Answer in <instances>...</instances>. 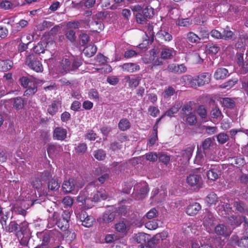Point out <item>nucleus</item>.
Listing matches in <instances>:
<instances>
[{
    "mask_svg": "<svg viewBox=\"0 0 248 248\" xmlns=\"http://www.w3.org/2000/svg\"><path fill=\"white\" fill-rule=\"evenodd\" d=\"M84 186V184L79 182L78 178H70L64 180L62 185V190L64 193H75L79 188Z\"/></svg>",
    "mask_w": 248,
    "mask_h": 248,
    "instance_id": "obj_1",
    "label": "nucleus"
},
{
    "mask_svg": "<svg viewBox=\"0 0 248 248\" xmlns=\"http://www.w3.org/2000/svg\"><path fill=\"white\" fill-rule=\"evenodd\" d=\"M70 59L64 58L62 60L60 68L62 69V73H67L72 71H74L77 69L78 67L81 64V62L80 60L77 59L73 61L72 67L69 66Z\"/></svg>",
    "mask_w": 248,
    "mask_h": 248,
    "instance_id": "obj_2",
    "label": "nucleus"
},
{
    "mask_svg": "<svg viewBox=\"0 0 248 248\" xmlns=\"http://www.w3.org/2000/svg\"><path fill=\"white\" fill-rule=\"evenodd\" d=\"M26 64L36 72H41L43 71V67L41 62L32 54L29 55L27 57Z\"/></svg>",
    "mask_w": 248,
    "mask_h": 248,
    "instance_id": "obj_3",
    "label": "nucleus"
},
{
    "mask_svg": "<svg viewBox=\"0 0 248 248\" xmlns=\"http://www.w3.org/2000/svg\"><path fill=\"white\" fill-rule=\"evenodd\" d=\"M186 183L190 187L200 188L202 184V179L201 174L191 173L186 178Z\"/></svg>",
    "mask_w": 248,
    "mask_h": 248,
    "instance_id": "obj_4",
    "label": "nucleus"
},
{
    "mask_svg": "<svg viewBox=\"0 0 248 248\" xmlns=\"http://www.w3.org/2000/svg\"><path fill=\"white\" fill-rule=\"evenodd\" d=\"M70 218V213L68 210L63 212L61 217L57 221V225L62 231L66 230L69 227V221Z\"/></svg>",
    "mask_w": 248,
    "mask_h": 248,
    "instance_id": "obj_5",
    "label": "nucleus"
},
{
    "mask_svg": "<svg viewBox=\"0 0 248 248\" xmlns=\"http://www.w3.org/2000/svg\"><path fill=\"white\" fill-rule=\"evenodd\" d=\"M77 217L82 222V225L86 227H90L94 222L93 217L91 216H89L84 210H82L77 214Z\"/></svg>",
    "mask_w": 248,
    "mask_h": 248,
    "instance_id": "obj_6",
    "label": "nucleus"
},
{
    "mask_svg": "<svg viewBox=\"0 0 248 248\" xmlns=\"http://www.w3.org/2000/svg\"><path fill=\"white\" fill-rule=\"evenodd\" d=\"M236 61L240 67L241 73H247L248 72V60L247 57L244 59L243 53H237L236 54Z\"/></svg>",
    "mask_w": 248,
    "mask_h": 248,
    "instance_id": "obj_7",
    "label": "nucleus"
},
{
    "mask_svg": "<svg viewBox=\"0 0 248 248\" xmlns=\"http://www.w3.org/2000/svg\"><path fill=\"white\" fill-rule=\"evenodd\" d=\"M138 190L136 193V199L141 200L144 198L149 192V187L145 182H142L137 185L134 189Z\"/></svg>",
    "mask_w": 248,
    "mask_h": 248,
    "instance_id": "obj_8",
    "label": "nucleus"
},
{
    "mask_svg": "<svg viewBox=\"0 0 248 248\" xmlns=\"http://www.w3.org/2000/svg\"><path fill=\"white\" fill-rule=\"evenodd\" d=\"M214 232L218 236L227 237L231 235L232 231L224 224H219L215 227Z\"/></svg>",
    "mask_w": 248,
    "mask_h": 248,
    "instance_id": "obj_9",
    "label": "nucleus"
},
{
    "mask_svg": "<svg viewBox=\"0 0 248 248\" xmlns=\"http://www.w3.org/2000/svg\"><path fill=\"white\" fill-rule=\"evenodd\" d=\"M167 68L170 72L176 74H182L187 71V67L184 64L170 63Z\"/></svg>",
    "mask_w": 248,
    "mask_h": 248,
    "instance_id": "obj_10",
    "label": "nucleus"
},
{
    "mask_svg": "<svg viewBox=\"0 0 248 248\" xmlns=\"http://www.w3.org/2000/svg\"><path fill=\"white\" fill-rule=\"evenodd\" d=\"M160 57L162 59H172L176 55V51L173 48L164 46L161 49Z\"/></svg>",
    "mask_w": 248,
    "mask_h": 248,
    "instance_id": "obj_11",
    "label": "nucleus"
},
{
    "mask_svg": "<svg viewBox=\"0 0 248 248\" xmlns=\"http://www.w3.org/2000/svg\"><path fill=\"white\" fill-rule=\"evenodd\" d=\"M67 130L61 127H57L53 131V138L54 140H63L66 138Z\"/></svg>",
    "mask_w": 248,
    "mask_h": 248,
    "instance_id": "obj_12",
    "label": "nucleus"
},
{
    "mask_svg": "<svg viewBox=\"0 0 248 248\" xmlns=\"http://www.w3.org/2000/svg\"><path fill=\"white\" fill-rule=\"evenodd\" d=\"M221 175V172L219 168L217 166H213L211 168L207 173L208 178L212 181H215Z\"/></svg>",
    "mask_w": 248,
    "mask_h": 248,
    "instance_id": "obj_13",
    "label": "nucleus"
},
{
    "mask_svg": "<svg viewBox=\"0 0 248 248\" xmlns=\"http://www.w3.org/2000/svg\"><path fill=\"white\" fill-rule=\"evenodd\" d=\"M134 239L138 243L140 244H145L146 243H152L150 241L151 239L150 236L143 232H139L137 234H136Z\"/></svg>",
    "mask_w": 248,
    "mask_h": 248,
    "instance_id": "obj_14",
    "label": "nucleus"
},
{
    "mask_svg": "<svg viewBox=\"0 0 248 248\" xmlns=\"http://www.w3.org/2000/svg\"><path fill=\"white\" fill-rule=\"evenodd\" d=\"M201 205L198 202H194L189 205L186 209V213L189 216L197 215L199 211L201 210Z\"/></svg>",
    "mask_w": 248,
    "mask_h": 248,
    "instance_id": "obj_15",
    "label": "nucleus"
},
{
    "mask_svg": "<svg viewBox=\"0 0 248 248\" xmlns=\"http://www.w3.org/2000/svg\"><path fill=\"white\" fill-rule=\"evenodd\" d=\"M210 76L211 75L209 73H204L195 78H196L198 85L201 86L210 82Z\"/></svg>",
    "mask_w": 248,
    "mask_h": 248,
    "instance_id": "obj_16",
    "label": "nucleus"
},
{
    "mask_svg": "<svg viewBox=\"0 0 248 248\" xmlns=\"http://www.w3.org/2000/svg\"><path fill=\"white\" fill-rule=\"evenodd\" d=\"M182 84L188 85L192 87H196V78L189 75H185L181 77L180 79Z\"/></svg>",
    "mask_w": 248,
    "mask_h": 248,
    "instance_id": "obj_17",
    "label": "nucleus"
},
{
    "mask_svg": "<svg viewBox=\"0 0 248 248\" xmlns=\"http://www.w3.org/2000/svg\"><path fill=\"white\" fill-rule=\"evenodd\" d=\"M203 220V225L206 227H210L213 225L215 217L210 211L206 210Z\"/></svg>",
    "mask_w": 248,
    "mask_h": 248,
    "instance_id": "obj_18",
    "label": "nucleus"
},
{
    "mask_svg": "<svg viewBox=\"0 0 248 248\" xmlns=\"http://www.w3.org/2000/svg\"><path fill=\"white\" fill-rule=\"evenodd\" d=\"M124 79L128 83L129 87L136 88L139 85L141 80V78L136 75L134 76L132 78L127 76L125 77Z\"/></svg>",
    "mask_w": 248,
    "mask_h": 248,
    "instance_id": "obj_19",
    "label": "nucleus"
},
{
    "mask_svg": "<svg viewBox=\"0 0 248 248\" xmlns=\"http://www.w3.org/2000/svg\"><path fill=\"white\" fill-rule=\"evenodd\" d=\"M123 71L129 73H133L140 70V66L136 63H125L122 66Z\"/></svg>",
    "mask_w": 248,
    "mask_h": 248,
    "instance_id": "obj_20",
    "label": "nucleus"
},
{
    "mask_svg": "<svg viewBox=\"0 0 248 248\" xmlns=\"http://www.w3.org/2000/svg\"><path fill=\"white\" fill-rule=\"evenodd\" d=\"M194 150V146H190L182 151L181 154L185 161L188 162L189 161L192 155Z\"/></svg>",
    "mask_w": 248,
    "mask_h": 248,
    "instance_id": "obj_21",
    "label": "nucleus"
},
{
    "mask_svg": "<svg viewBox=\"0 0 248 248\" xmlns=\"http://www.w3.org/2000/svg\"><path fill=\"white\" fill-rule=\"evenodd\" d=\"M116 213L115 212L110 211V210L106 211L102 216L103 221L106 223H108L112 222L115 218Z\"/></svg>",
    "mask_w": 248,
    "mask_h": 248,
    "instance_id": "obj_22",
    "label": "nucleus"
},
{
    "mask_svg": "<svg viewBox=\"0 0 248 248\" xmlns=\"http://www.w3.org/2000/svg\"><path fill=\"white\" fill-rule=\"evenodd\" d=\"M228 74V71L226 68H219L217 69L214 76L216 79H222L225 78Z\"/></svg>",
    "mask_w": 248,
    "mask_h": 248,
    "instance_id": "obj_23",
    "label": "nucleus"
},
{
    "mask_svg": "<svg viewBox=\"0 0 248 248\" xmlns=\"http://www.w3.org/2000/svg\"><path fill=\"white\" fill-rule=\"evenodd\" d=\"M26 231V228H21L19 232H17V235L18 237L20 236V233H21L23 236L20 240V243L23 246H27L29 242V238L28 234H25V232Z\"/></svg>",
    "mask_w": 248,
    "mask_h": 248,
    "instance_id": "obj_24",
    "label": "nucleus"
},
{
    "mask_svg": "<svg viewBox=\"0 0 248 248\" xmlns=\"http://www.w3.org/2000/svg\"><path fill=\"white\" fill-rule=\"evenodd\" d=\"M13 66V62L10 60H0V70L6 71L11 69Z\"/></svg>",
    "mask_w": 248,
    "mask_h": 248,
    "instance_id": "obj_25",
    "label": "nucleus"
},
{
    "mask_svg": "<svg viewBox=\"0 0 248 248\" xmlns=\"http://www.w3.org/2000/svg\"><path fill=\"white\" fill-rule=\"evenodd\" d=\"M97 51V47L94 45H89L83 49V53L88 57L93 56Z\"/></svg>",
    "mask_w": 248,
    "mask_h": 248,
    "instance_id": "obj_26",
    "label": "nucleus"
},
{
    "mask_svg": "<svg viewBox=\"0 0 248 248\" xmlns=\"http://www.w3.org/2000/svg\"><path fill=\"white\" fill-rule=\"evenodd\" d=\"M90 201V200L87 198L86 192H80L77 198V201L82 203L83 205H84L88 208L91 207V206H88V202Z\"/></svg>",
    "mask_w": 248,
    "mask_h": 248,
    "instance_id": "obj_27",
    "label": "nucleus"
},
{
    "mask_svg": "<svg viewBox=\"0 0 248 248\" xmlns=\"http://www.w3.org/2000/svg\"><path fill=\"white\" fill-rule=\"evenodd\" d=\"M18 5L19 3L18 2L12 3L8 0H2L0 2V8L5 10L13 9Z\"/></svg>",
    "mask_w": 248,
    "mask_h": 248,
    "instance_id": "obj_28",
    "label": "nucleus"
},
{
    "mask_svg": "<svg viewBox=\"0 0 248 248\" xmlns=\"http://www.w3.org/2000/svg\"><path fill=\"white\" fill-rule=\"evenodd\" d=\"M193 103L191 101L185 103L182 107V113L184 115H188L192 113Z\"/></svg>",
    "mask_w": 248,
    "mask_h": 248,
    "instance_id": "obj_29",
    "label": "nucleus"
},
{
    "mask_svg": "<svg viewBox=\"0 0 248 248\" xmlns=\"http://www.w3.org/2000/svg\"><path fill=\"white\" fill-rule=\"evenodd\" d=\"M130 126L131 124L130 122L125 118L121 119L118 123V128L123 131L129 129Z\"/></svg>",
    "mask_w": 248,
    "mask_h": 248,
    "instance_id": "obj_30",
    "label": "nucleus"
},
{
    "mask_svg": "<svg viewBox=\"0 0 248 248\" xmlns=\"http://www.w3.org/2000/svg\"><path fill=\"white\" fill-rule=\"evenodd\" d=\"M107 198L106 192L104 189H100L96 192L93 197V201L97 202L100 200H104Z\"/></svg>",
    "mask_w": 248,
    "mask_h": 248,
    "instance_id": "obj_31",
    "label": "nucleus"
},
{
    "mask_svg": "<svg viewBox=\"0 0 248 248\" xmlns=\"http://www.w3.org/2000/svg\"><path fill=\"white\" fill-rule=\"evenodd\" d=\"M60 105L58 101H54L51 105H49L47 108L48 113L51 115H54L58 111V106Z\"/></svg>",
    "mask_w": 248,
    "mask_h": 248,
    "instance_id": "obj_32",
    "label": "nucleus"
},
{
    "mask_svg": "<svg viewBox=\"0 0 248 248\" xmlns=\"http://www.w3.org/2000/svg\"><path fill=\"white\" fill-rule=\"evenodd\" d=\"M181 107L180 103H175L171 108L165 112L164 115H167L170 117H172L174 114L178 111Z\"/></svg>",
    "mask_w": 248,
    "mask_h": 248,
    "instance_id": "obj_33",
    "label": "nucleus"
},
{
    "mask_svg": "<svg viewBox=\"0 0 248 248\" xmlns=\"http://www.w3.org/2000/svg\"><path fill=\"white\" fill-rule=\"evenodd\" d=\"M205 155V152L204 151L202 152L201 150L198 149L194 163L199 165L202 164L204 162Z\"/></svg>",
    "mask_w": 248,
    "mask_h": 248,
    "instance_id": "obj_34",
    "label": "nucleus"
},
{
    "mask_svg": "<svg viewBox=\"0 0 248 248\" xmlns=\"http://www.w3.org/2000/svg\"><path fill=\"white\" fill-rule=\"evenodd\" d=\"M90 25L94 31L99 32L104 29V25L101 20L93 21Z\"/></svg>",
    "mask_w": 248,
    "mask_h": 248,
    "instance_id": "obj_35",
    "label": "nucleus"
},
{
    "mask_svg": "<svg viewBox=\"0 0 248 248\" xmlns=\"http://www.w3.org/2000/svg\"><path fill=\"white\" fill-rule=\"evenodd\" d=\"M14 107L17 110L22 109L24 105V101L21 97H17L13 98Z\"/></svg>",
    "mask_w": 248,
    "mask_h": 248,
    "instance_id": "obj_36",
    "label": "nucleus"
},
{
    "mask_svg": "<svg viewBox=\"0 0 248 248\" xmlns=\"http://www.w3.org/2000/svg\"><path fill=\"white\" fill-rule=\"evenodd\" d=\"M47 187L52 191H56L59 189L60 185L57 180L51 179L48 182Z\"/></svg>",
    "mask_w": 248,
    "mask_h": 248,
    "instance_id": "obj_37",
    "label": "nucleus"
},
{
    "mask_svg": "<svg viewBox=\"0 0 248 248\" xmlns=\"http://www.w3.org/2000/svg\"><path fill=\"white\" fill-rule=\"evenodd\" d=\"M229 161L232 165L243 166L245 164V160L243 158L238 157H233L229 158Z\"/></svg>",
    "mask_w": 248,
    "mask_h": 248,
    "instance_id": "obj_38",
    "label": "nucleus"
},
{
    "mask_svg": "<svg viewBox=\"0 0 248 248\" xmlns=\"http://www.w3.org/2000/svg\"><path fill=\"white\" fill-rule=\"evenodd\" d=\"M186 38L188 41L192 43H200V38L199 35L195 33L190 31L186 34Z\"/></svg>",
    "mask_w": 248,
    "mask_h": 248,
    "instance_id": "obj_39",
    "label": "nucleus"
},
{
    "mask_svg": "<svg viewBox=\"0 0 248 248\" xmlns=\"http://www.w3.org/2000/svg\"><path fill=\"white\" fill-rule=\"evenodd\" d=\"M115 230L116 231L121 233H125L127 230V227L124 221H120L115 224Z\"/></svg>",
    "mask_w": 248,
    "mask_h": 248,
    "instance_id": "obj_40",
    "label": "nucleus"
},
{
    "mask_svg": "<svg viewBox=\"0 0 248 248\" xmlns=\"http://www.w3.org/2000/svg\"><path fill=\"white\" fill-rule=\"evenodd\" d=\"M46 46V42H41L38 43L36 46L33 47V51L37 54H40L44 52Z\"/></svg>",
    "mask_w": 248,
    "mask_h": 248,
    "instance_id": "obj_41",
    "label": "nucleus"
},
{
    "mask_svg": "<svg viewBox=\"0 0 248 248\" xmlns=\"http://www.w3.org/2000/svg\"><path fill=\"white\" fill-rule=\"evenodd\" d=\"M217 196L216 194L214 192L209 194L206 198L207 202L210 205L215 204L217 201Z\"/></svg>",
    "mask_w": 248,
    "mask_h": 248,
    "instance_id": "obj_42",
    "label": "nucleus"
},
{
    "mask_svg": "<svg viewBox=\"0 0 248 248\" xmlns=\"http://www.w3.org/2000/svg\"><path fill=\"white\" fill-rule=\"evenodd\" d=\"M61 150V147L54 144H49L47 148V152L49 155L57 154Z\"/></svg>",
    "mask_w": 248,
    "mask_h": 248,
    "instance_id": "obj_43",
    "label": "nucleus"
},
{
    "mask_svg": "<svg viewBox=\"0 0 248 248\" xmlns=\"http://www.w3.org/2000/svg\"><path fill=\"white\" fill-rule=\"evenodd\" d=\"M93 156L98 160H103L106 157V154L102 149H98L94 151Z\"/></svg>",
    "mask_w": 248,
    "mask_h": 248,
    "instance_id": "obj_44",
    "label": "nucleus"
},
{
    "mask_svg": "<svg viewBox=\"0 0 248 248\" xmlns=\"http://www.w3.org/2000/svg\"><path fill=\"white\" fill-rule=\"evenodd\" d=\"M19 227L15 221H11L7 226L5 227V231L8 232H12L17 231Z\"/></svg>",
    "mask_w": 248,
    "mask_h": 248,
    "instance_id": "obj_45",
    "label": "nucleus"
},
{
    "mask_svg": "<svg viewBox=\"0 0 248 248\" xmlns=\"http://www.w3.org/2000/svg\"><path fill=\"white\" fill-rule=\"evenodd\" d=\"M142 11L144 14V17H145L147 19H150L154 15V9L150 6H147Z\"/></svg>",
    "mask_w": 248,
    "mask_h": 248,
    "instance_id": "obj_46",
    "label": "nucleus"
},
{
    "mask_svg": "<svg viewBox=\"0 0 248 248\" xmlns=\"http://www.w3.org/2000/svg\"><path fill=\"white\" fill-rule=\"evenodd\" d=\"M157 35L159 38L164 39L165 41H170L172 38L171 35L165 31H160L158 32Z\"/></svg>",
    "mask_w": 248,
    "mask_h": 248,
    "instance_id": "obj_47",
    "label": "nucleus"
},
{
    "mask_svg": "<svg viewBox=\"0 0 248 248\" xmlns=\"http://www.w3.org/2000/svg\"><path fill=\"white\" fill-rule=\"evenodd\" d=\"M192 24V20L188 18L180 19L177 21V24L179 26L187 27L190 26Z\"/></svg>",
    "mask_w": 248,
    "mask_h": 248,
    "instance_id": "obj_48",
    "label": "nucleus"
},
{
    "mask_svg": "<svg viewBox=\"0 0 248 248\" xmlns=\"http://www.w3.org/2000/svg\"><path fill=\"white\" fill-rule=\"evenodd\" d=\"M207 48L209 53L214 54H217L220 49L219 47L217 45L214 44L213 43L208 44L207 45Z\"/></svg>",
    "mask_w": 248,
    "mask_h": 248,
    "instance_id": "obj_49",
    "label": "nucleus"
},
{
    "mask_svg": "<svg viewBox=\"0 0 248 248\" xmlns=\"http://www.w3.org/2000/svg\"><path fill=\"white\" fill-rule=\"evenodd\" d=\"M209 32L208 30L205 28H199V36L200 41L201 40H204L208 38Z\"/></svg>",
    "mask_w": 248,
    "mask_h": 248,
    "instance_id": "obj_50",
    "label": "nucleus"
},
{
    "mask_svg": "<svg viewBox=\"0 0 248 248\" xmlns=\"http://www.w3.org/2000/svg\"><path fill=\"white\" fill-rule=\"evenodd\" d=\"M211 116L213 118L221 119L222 115L221 111L217 107L213 108L211 111Z\"/></svg>",
    "mask_w": 248,
    "mask_h": 248,
    "instance_id": "obj_51",
    "label": "nucleus"
},
{
    "mask_svg": "<svg viewBox=\"0 0 248 248\" xmlns=\"http://www.w3.org/2000/svg\"><path fill=\"white\" fill-rule=\"evenodd\" d=\"M217 140L220 144H224L229 140L228 135L225 133H220L217 136Z\"/></svg>",
    "mask_w": 248,
    "mask_h": 248,
    "instance_id": "obj_52",
    "label": "nucleus"
},
{
    "mask_svg": "<svg viewBox=\"0 0 248 248\" xmlns=\"http://www.w3.org/2000/svg\"><path fill=\"white\" fill-rule=\"evenodd\" d=\"M144 14L142 11H139L136 15V20L138 23L140 24H144L147 21V18L144 17Z\"/></svg>",
    "mask_w": 248,
    "mask_h": 248,
    "instance_id": "obj_53",
    "label": "nucleus"
},
{
    "mask_svg": "<svg viewBox=\"0 0 248 248\" xmlns=\"http://www.w3.org/2000/svg\"><path fill=\"white\" fill-rule=\"evenodd\" d=\"M54 25L53 22L47 20H44L40 25H38V28L41 31H44L46 29L51 27Z\"/></svg>",
    "mask_w": 248,
    "mask_h": 248,
    "instance_id": "obj_54",
    "label": "nucleus"
},
{
    "mask_svg": "<svg viewBox=\"0 0 248 248\" xmlns=\"http://www.w3.org/2000/svg\"><path fill=\"white\" fill-rule=\"evenodd\" d=\"M213 140L211 138H206L204 140L202 143V148L203 151L208 150L212 146Z\"/></svg>",
    "mask_w": 248,
    "mask_h": 248,
    "instance_id": "obj_55",
    "label": "nucleus"
},
{
    "mask_svg": "<svg viewBox=\"0 0 248 248\" xmlns=\"http://www.w3.org/2000/svg\"><path fill=\"white\" fill-rule=\"evenodd\" d=\"M161 58L157 57L153 59L152 65L150 66V69L152 71L154 70L156 66L163 65V62L161 60Z\"/></svg>",
    "mask_w": 248,
    "mask_h": 248,
    "instance_id": "obj_56",
    "label": "nucleus"
},
{
    "mask_svg": "<svg viewBox=\"0 0 248 248\" xmlns=\"http://www.w3.org/2000/svg\"><path fill=\"white\" fill-rule=\"evenodd\" d=\"M145 226L146 228L149 230H155L158 227V224L157 221L155 220H153L151 221H149L147 222Z\"/></svg>",
    "mask_w": 248,
    "mask_h": 248,
    "instance_id": "obj_57",
    "label": "nucleus"
},
{
    "mask_svg": "<svg viewBox=\"0 0 248 248\" xmlns=\"http://www.w3.org/2000/svg\"><path fill=\"white\" fill-rule=\"evenodd\" d=\"M134 182H126L123 186L122 191L124 193L129 194L133 186Z\"/></svg>",
    "mask_w": 248,
    "mask_h": 248,
    "instance_id": "obj_58",
    "label": "nucleus"
},
{
    "mask_svg": "<svg viewBox=\"0 0 248 248\" xmlns=\"http://www.w3.org/2000/svg\"><path fill=\"white\" fill-rule=\"evenodd\" d=\"M37 91V87L36 84H34L32 87L29 88L27 89L24 93V95L28 96V95H33Z\"/></svg>",
    "mask_w": 248,
    "mask_h": 248,
    "instance_id": "obj_59",
    "label": "nucleus"
},
{
    "mask_svg": "<svg viewBox=\"0 0 248 248\" xmlns=\"http://www.w3.org/2000/svg\"><path fill=\"white\" fill-rule=\"evenodd\" d=\"M233 206L239 212L243 213L245 211L244 204L240 201H235L233 202Z\"/></svg>",
    "mask_w": 248,
    "mask_h": 248,
    "instance_id": "obj_60",
    "label": "nucleus"
},
{
    "mask_svg": "<svg viewBox=\"0 0 248 248\" xmlns=\"http://www.w3.org/2000/svg\"><path fill=\"white\" fill-rule=\"evenodd\" d=\"M238 246L240 248H245L248 247V237H242L238 242Z\"/></svg>",
    "mask_w": 248,
    "mask_h": 248,
    "instance_id": "obj_61",
    "label": "nucleus"
},
{
    "mask_svg": "<svg viewBox=\"0 0 248 248\" xmlns=\"http://www.w3.org/2000/svg\"><path fill=\"white\" fill-rule=\"evenodd\" d=\"M233 35L232 31L230 30H224L222 33V39L229 40L231 39Z\"/></svg>",
    "mask_w": 248,
    "mask_h": 248,
    "instance_id": "obj_62",
    "label": "nucleus"
},
{
    "mask_svg": "<svg viewBox=\"0 0 248 248\" xmlns=\"http://www.w3.org/2000/svg\"><path fill=\"white\" fill-rule=\"evenodd\" d=\"M197 113L202 118H205L207 116V111L203 106H200L198 108Z\"/></svg>",
    "mask_w": 248,
    "mask_h": 248,
    "instance_id": "obj_63",
    "label": "nucleus"
},
{
    "mask_svg": "<svg viewBox=\"0 0 248 248\" xmlns=\"http://www.w3.org/2000/svg\"><path fill=\"white\" fill-rule=\"evenodd\" d=\"M66 37L71 42H73L76 40V36L75 32L73 30H69L65 33Z\"/></svg>",
    "mask_w": 248,
    "mask_h": 248,
    "instance_id": "obj_64",
    "label": "nucleus"
}]
</instances>
